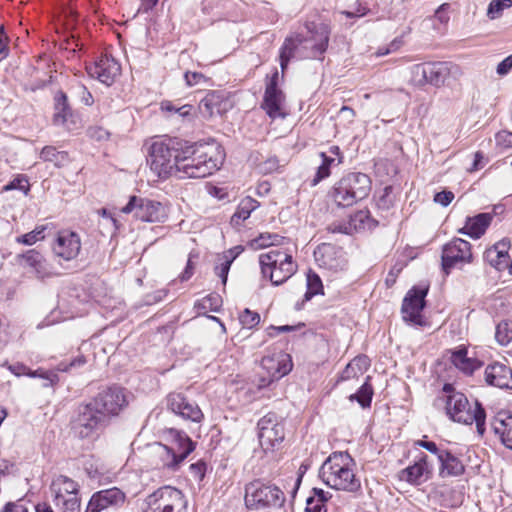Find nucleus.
<instances>
[{"instance_id": "55", "label": "nucleus", "mask_w": 512, "mask_h": 512, "mask_svg": "<svg viewBox=\"0 0 512 512\" xmlns=\"http://www.w3.org/2000/svg\"><path fill=\"white\" fill-rule=\"evenodd\" d=\"M86 358L83 355L77 356L73 359L69 364H65L63 362L59 363L57 366V370L61 372L71 371L73 368H79L85 365Z\"/></svg>"}, {"instance_id": "43", "label": "nucleus", "mask_w": 512, "mask_h": 512, "mask_svg": "<svg viewBox=\"0 0 512 512\" xmlns=\"http://www.w3.org/2000/svg\"><path fill=\"white\" fill-rule=\"evenodd\" d=\"M45 230V226H37L34 230L17 237L16 241L24 245H33L37 241L43 240L45 238Z\"/></svg>"}, {"instance_id": "61", "label": "nucleus", "mask_w": 512, "mask_h": 512, "mask_svg": "<svg viewBox=\"0 0 512 512\" xmlns=\"http://www.w3.org/2000/svg\"><path fill=\"white\" fill-rule=\"evenodd\" d=\"M304 512H327V509L323 503L315 501V497H308Z\"/></svg>"}, {"instance_id": "40", "label": "nucleus", "mask_w": 512, "mask_h": 512, "mask_svg": "<svg viewBox=\"0 0 512 512\" xmlns=\"http://www.w3.org/2000/svg\"><path fill=\"white\" fill-rule=\"evenodd\" d=\"M55 504L61 512H80V500L76 495L55 496Z\"/></svg>"}, {"instance_id": "15", "label": "nucleus", "mask_w": 512, "mask_h": 512, "mask_svg": "<svg viewBox=\"0 0 512 512\" xmlns=\"http://www.w3.org/2000/svg\"><path fill=\"white\" fill-rule=\"evenodd\" d=\"M282 346H275L270 354L262 358L261 367L267 372L268 378L261 377L260 388L266 387L288 374V354Z\"/></svg>"}, {"instance_id": "26", "label": "nucleus", "mask_w": 512, "mask_h": 512, "mask_svg": "<svg viewBox=\"0 0 512 512\" xmlns=\"http://www.w3.org/2000/svg\"><path fill=\"white\" fill-rule=\"evenodd\" d=\"M493 215L491 213H479L474 217H467L465 226L458 230V233L468 235L473 239H479L491 224Z\"/></svg>"}, {"instance_id": "6", "label": "nucleus", "mask_w": 512, "mask_h": 512, "mask_svg": "<svg viewBox=\"0 0 512 512\" xmlns=\"http://www.w3.org/2000/svg\"><path fill=\"white\" fill-rule=\"evenodd\" d=\"M370 191V177L361 172H351L334 184L331 196L338 207L346 208L365 199Z\"/></svg>"}, {"instance_id": "39", "label": "nucleus", "mask_w": 512, "mask_h": 512, "mask_svg": "<svg viewBox=\"0 0 512 512\" xmlns=\"http://www.w3.org/2000/svg\"><path fill=\"white\" fill-rule=\"evenodd\" d=\"M221 97L217 92L208 93L200 102L199 108L210 116L221 113Z\"/></svg>"}, {"instance_id": "47", "label": "nucleus", "mask_w": 512, "mask_h": 512, "mask_svg": "<svg viewBox=\"0 0 512 512\" xmlns=\"http://www.w3.org/2000/svg\"><path fill=\"white\" fill-rule=\"evenodd\" d=\"M28 376L32 377V378L39 377V378L44 379L45 380V382L43 384L44 387L53 386L59 380L57 373H55L53 371H44L41 369H38L35 371H32L29 369Z\"/></svg>"}, {"instance_id": "9", "label": "nucleus", "mask_w": 512, "mask_h": 512, "mask_svg": "<svg viewBox=\"0 0 512 512\" xmlns=\"http://www.w3.org/2000/svg\"><path fill=\"white\" fill-rule=\"evenodd\" d=\"M167 434L172 439V444H158V454L163 467L175 471L195 449V443L186 433L173 428L169 429Z\"/></svg>"}, {"instance_id": "31", "label": "nucleus", "mask_w": 512, "mask_h": 512, "mask_svg": "<svg viewBox=\"0 0 512 512\" xmlns=\"http://www.w3.org/2000/svg\"><path fill=\"white\" fill-rule=\"evenodd\" d=\"M492 430L499 435L501 442L512 450V414L497 417L491 423Z\"/></svg>"}, {"instance_id": "16", "label": "nucleus", "mask_w": 512, "mask_h": 512, "mask_svg": "<svg viewBox=\"0 0 512 512\" xmlns=\"http://www.w3.org/2000/svg\"><path fill=\"white\" fill-rule=\"evenodd\" d=\"M92 401L107 416L109 421L112 416L118 415L128 404L124 389L119 386H110L100 391L92 398Z\"/></svg>"}, {"instance_id": "59", "label": "nucleus", "mask_w": 512, "mask_h": 512, "mask_svg": "<svg viewBox=\"0 0 512 512\" xmlns=\"http://www.w3.org/2000/svg\"><path fill=\"white\" fill-rule=\"evenodd\" d=\"M450 8V5L448 3H444L442 5H440L437 10L435 11V14H434V18L439 21L442 25H446L449 20H450V16H449V10Z\"/></svg>"}, {"instance_id": "32", "label": "nucleus", "mask_w": 512, "mask_h": 512, "mask_svg": "<svg viewBox=\"0 0 512 512\" xmlns=\"http://www.w3.org/2000/svg\"><path fill=\"white\" fill-rule=\"evenodd\" d=\"M440 474L444 476H460L464 473L463 463L450 451L442 453L440 456Z\"/></svg>"}, {"instance_id": "35", "label": "nucleus", "mask_w": 512, "mask_h": 512, "mask_svg": "<svg viewBox=\"0 0 512 512\" xmlns=\"http://www.w3.org/2000/svg\"><path fill=\"white\" fill-rule=\"evenodd\" d=\"M323 293V285L320 277L315 273H309L307 275V290L304 294L302 302H296L294 307L296 310H301L305 301H309L312 297L317 294Z\"/></svg>"}, {"instance_id": "29", "label": "nucleus", "mask_w": 512, "mask_h": 512, "mask_svg": "<svg viewBox=\"0 0 512 512\" xmlns=\"http://www.w3.org/2000/svg\"><path fill=\"white\" fill-rule=\"evenodd\" d=\"M430 472V466L427 462V455L421 454L419 460L411 466H408L401 471V479L406 480L409 483L420 484L425 474Z\"/></svg>"}, {"instance_id": "49", "label": "nucleus", "mask_w": 512, "mask_h": 512, "mask_svg": "<svg viewBox=\"0 0 512 512\" xmlns=\"http://www.w3.org/2000/svg\"><path fill=\"white\" fill-rule=\"evenodd\" d=\"M203 309H209L213 312H218L221 305H222V299L221 296L217 293H211L198 304Z\"/></svg>"}, {"instance_id": "21", "label": "nucleus", "mask_w": 512, "mask_h": 512, "mask_svg": "<svg viewBox=\"0 0 512 512\" xmlns=\"http://www.w3.org/2000/svg\"><path fill=\"white\" fill-rule=\"evenodd\" d=\"M81 250V241L77 233L61 231L58 233L53 252L56 256L69 261L76 258Z\"/></svg>"}, {"instance_id": "10", "label": "nucleus", "mask_w": 512, "mask_h": 512, "mask_svg": "<svg viewBox=\"0 0 512 512\" xmlns=\"http://www.w3.org/2000/svg\"><path fill=\"white\" fill-rule=\"evenodd\" d=\"M187 504L182 491L163 486L146 497L143 512H187Z\"/></svg>"}, {"instance_id": "12", "label": "nucleus", "mask_w": 512, "mask_h": 512, "mask_svg": "<svg viewBox=\"0 0 512 512\" xmlns=\"http://www.w3.org/2000/svg\"><path fill=\"white\" fill-rule=\"evenodd\" d=\"M259 263L264 277H269L273 285L278 286L288 280V252L273 248L259 256Z\"/></svg>"}, {"instance_id": "30", "label": "nucleus", "mask_w": 512, "mask_h": 512, "mask_svg": "<svg viewBox=\"0 0 512 512\" xmlns=\"http://www.w3.org/2000/svg\"><path fill=\"white\" fill-rule=\"evenodd\" d=\"M259 207V202L252 197L243 198L234 214L231 216L230 224L233 228L239 230L242 223L248 219L251 213Z\"/></svg>"}, {"instance_id": "63", "label": "nucleus", "mask_w": 512, "mask_h": 512, "mask_svg": "<svg viewBox=\"0 0 512 512\" xmlns=\"http://www.w3.org/2000/svg\"><path fill=\"white\" fill-rule=\"evenodd\" d=\"M512 69V54L503 59L498 65L496 72L500 76H504Z\"/></svg>"}, {"instance_id": "2", "label": "nucleus", "mask_w": 512, "mask_h": 512, "mask_svg": "<svg viewBox=\"0 0 512 512\" xmlns=\"http://www.w3.org/2000/svg\"><path fill=\"white\" fill-rule=\"evenodd\" d=\"M443 396L439 397L445 404L447 416L454 422L471 425L476 424L477 433L483 436L486 430V412L482 404L476 400L474 408L468 401L467 396L457 391L450 383H446L442 389Z\"/></svg>"}, {"instance_id": "23", "label": "nucleus", "mask_w": 512, "mask_h": 512, "mask_svg": "<svg viewBox=\"0 0 512 512\" xmlns=\"http://www.w3.org/2000/svg\"><path fill=\"white\" fill-rule=\"evenodd\" d=\"M484 379L489 386L512 390V369L503 363L489 364L485 368Z\"/></svg>"}, {"instance_id": "27", "label": "nucleus", "mask_w": 512, "mask_h": 512, "mask_svg": "<svg viewBox=\"0 0 512 512\" xmlns=\"http://www.w3.org/2000/svg\"><path fill=\"white\" fill-rule=\"evenodd\" d=\"M451 363L465 375H472L482 366V362L476 358L467 356V348L463 345L450 351Z\"/></svg>"}, {"instance_id": "22", "label": "nucleus", "mask_w": 512, "mask_h": 512, "mask_svg": "<svg viewBox=\"0 0 512 512\" xmlns=\"http://www.w3.org/2000/svg\"><path fill=\"white\" fill-rule=\"evenodd\" d=\"M125 501V494L117 487L94 493L85 512H100L110 506H118Z\"/></svg>"}, {"instance_id": "1", "label": "nucleus", "mask_w": 512, "mask_h": 512, "mask_svg": "<svg viewBox=\"0 0 512 512\" xmlns=\"http://www.w3.org/2000/svg\"><path fill=\"white\" fill-rule=\"evenodd\" d=\"M179 156V179L210 176L220 168L224 159L223 154L213 145L191 144L185 140Z\"/></svg>"}, {"instance_id": "48", "label": "nucleus", "mask_w": 512, "mask_h": 512, "mask_svg": "<svg viewBox=\"0 0 512 512\" xmlns=\"http://www.w3.org/2000/svg\"><path fill=\"white\" fill-rule=\"evenodd\" d=\"M359 362L366 363V356H358L354 358L350 363H348L345 369L339 376V381L349 380L357 376L358 371L355 368V365H358Z\"/></svg>"}, {"instance_id": "60", "label": "nucleus", "mask_w": 512, "mask_h": 512, "mask_svg": "<svg viewBox=\"0 0 512 512\" xmlns=\"http://www.w3.org/2000/svg\"><path fill=\"white\" fill-rule=\"evenodd\" d=\"M191 474L199 481L203 480L206 472V463L204 461H198L193 463L189 467Z\"/></svg>"}, {"instance_id": "4", "label": "nucleus", "mask_w": 512, "mask_h": 512, "mask_svg": "<svg viewBox=\"0 0 512 512\" xmlns=\"http://www.w3.org/2000/svg\"><path fill=\"white\" fill-rule=\"evenodd\" d=\"M353 459L347 452H334L322 464L320 477L329 487L350 493L361 490L360 479L350 468Z\"/></svg>"}, {"instance_id": "34", "label": "nucleus", "mask_w": 512, "mask_h": 512, "mask_svg": "<svg viewBox=\"0 0 512 512\" xmlns=\"http://www.w3.org/2000/svg\"><path fill=\"white\" fill-rule=\"evenodd\" d=\"M52 490L55 492V496L66 495H78L79 485L68 478L67 476L60 475L52 483Z\"/></svg>"}, {"instance_id": "17", "label": "nucleus", "mask_w": 512, "mask_h": 512, "mask_svg": "<svg viewBox=\"0 0 512 512\" xmlns=\"http://www.w3.org/2000/svg\"><path fill=\"white\" fill-rule=\"evenodd\" d=\"M471 259V244L464 239L454 238L443 246L442 269L447 275L457 263H469Z\"/></svg>"}, {"instance_id": "28", "label": "nucleus", "mask_w": 512, "mask_h": 512, "mask_svg": "<svg viewBox=\"0 0 512 512\" xmlns=\"http://www.w3.org/2000/svg\"><path fill=\"white\" fill-rule=\"evenodd\" d=\"M54 115H53V123L57 126H66L67 129H71L68 122L69 119L73 118L72 110L68 104L67 95L58 91L54 97Z\"/></svg>"}, {"instance_id": "18", "label": "nucleus", "mask_w": 512, "mask_h": 512, "mask_svg": "<svg viewBox=\"0 0 512 512\" xmlns=\"http://www.w3.org/2000/svg\"><path fill=\"white\" fill-rule=\"evenodd\" d=\"M279 82L280 78L278 71H275L266 82L263 102L261 104L262 109H264L267 115L272 119H284L286 116L282 109V105L285 101V94L279 88Z\"/></svg>"}, {"instance_id": "33", "label": "nucleus", "mask_w": 512, "mask_h": 512, "mask_svg": "<svg viewBox=\"0 0 512 512\" xmlns=\"http://www.w3.org/2000/svg\"><path fill=\"white\" fill-rule=\"evenodd\" d=\"M40 159L51 162L56 167H63L69 162V155L66 151H59L54 146H45L40 152Z\"/></svg>"}, {"instance_id": "11", "label": "nucleus", "mask_w": 512, "mask_h": 512, "mask_svg": "<svg viewBox=\"0 0 512 512\" xmlns=\"http://www.w3.org/2000/svg\"><path fill=\"white\" fill-rule=\"evenodd\" d=\"M459 70V66L452 62H427L414 65L412 77L419 86L430 84L440 87L449 75H456Z\"/></svg>"}, {"instance_id": "36", "label": "nucleus", "mask_w": 512, "mask_h": 512, "mask_svg": "<svg viewBox=\"0 0 512 512\" xmlns=\"http://www.w3.org/2000/svg\"><path fill=\"white\" fill-rule=\"evenodd\" d=\"M370 377L366 378V381L361 385L358 391L349 396L350 401H357L362 408H369L371 406L373 397V388L369 383Z\"/></svg>"}, {"instance_id": "7", "label": "nucleus", "mask_w": 512, "mask_h": 512, "mask_svg": "<svg viewBox=\"0 0 512 512\" xmlns=\"http://www.w3.org/2000/svg\"><path fill=\"white\" fill-rule=\"evenodd\" d=\"M108 424L107 416L91 399L77 407L72 429L79 438L86 439L97 436Z\"/></svg>"}, {"instance_id": "58", "label": "nucleus", "mask_w": 512, "mask_h": 512, "mask_svg": "<svg viewBox=\"0 0 512 512\" xmlns=\"http://www.w3.org/2000/svg\"><path fill=\"white\" fill-rule=\"evenodd\" d=\"M454 199V193L452 191L444 190L434 195V202L447 207Z\"/></svg>"}, {"instance_id": "5", "label": "nucleus", "mask_w": 512, "mask_h": 512, "mask_svg": "<svg viewBox=\"0 0 512 512\" xmlns=\"http://www.w3.org/2000/svg\"><path fill=\"white\" fill-rule=\"evenodd\" d=\"M181 145L183 140L179 138H157L151 144L147 162L158 178L177 177Z\"/></svg>"}, {"instance_id": "37", "label": "nucleus", "mask_w": 512, "mask_h": 512, "mask_svg": "<svg viewBox=\"0 0 512 512\" xmlns=\"http://www.w3.org/2000/svg\"><path fill=\"white\" fill-rule=\"evenodd\" d=\"M319 155L322 159V162L320 166L317 168L315 177L312 180L313 186L317 185L320 181L329 177L331 174V167L338 165L336 162V157L328 156V154L325 152H321Z\"/></svg>"}, {"instance_id": "42", "label": "nucleus", "mask_w": 512, "mask_h": 512, "mask_svg": "<svg viewBox=\"0 0 512 512\" xmlns=\"http://www.w3.org/2000/svg\"><path fill=\"white\" fill-rule=\"evenodd\" d=\"M484 259L498 271H502L508 268V258L505 256H500V254L495 249H487L484 253Z\"/></svg>"}, {"instance_id": "64", "label": "nucleus", "mask_w": 512, "mask_h": 512, "mask_svg": "<svg viewBox=\"0 0 512 512\" xmlns=\"http://www.w3.org/2000/svg\"><path fill=\"white\" fill-rule=\"evenodd\" d=\"M491 248L495 249L500 254V256H505L506 258H508L509 257L508 250L510 248V241L507 239H502L501 241L494 244Z\"/></svg>"}, {"instance_id": "54", "label": "nucleus", "mask_w": 512, "mask_h": 512, "mask_svg": "<svg viewBox=\"0 0 512 512\" xmlns=\"http://www.w3.org/2000/svg\"><path fill=\"white\" fill-rule=\"evenodd\" d=\"M184 79L186 84L190 87L207 82V78L200 72L187 71L184 74Z\"/></svg>"}, {"instance_id": "3", "label": "nucleus", "mask_w": 512, "mask_h": 512, "mask_svg": "<svg viewBox=\"0 0 512 512\" xmlns=\"http://www.w3.org/2000/svg\"><path fill=\"white\" fill-rule=\"evenodd\" d=\"M330 33L328 24L306 21L301 32L290 36V59L321 58L328 48Z\"/></svg>"}, {"instance_id": "44", "label": "nucleus", "mask_w": 512, "mask_h": 512, "mask_svg": "<svg viewBox=\"0 0 512 512\" xmlns=\"http://www.w3.org/2000/svg\"><path fill=\"white\" fill-rule=\"evenodd\" d=\"M512 6V0H492L487 9V16L489 19L499 18L504 9Z\"/></svg>"}, {"instance_id": "41", "label": "nucleus", "mask_w": 512, "mask_h": 512, "mask_svg": "<svg viewBox=\"0 0 512 512\" xmlns=\"http://www.w3.org/2000/svg\"><path fill=\"white\" fill-rule=\"evenodd\" d=\"M495 338L502 346L509 344L512 340V321H501L496 326Z\"/></svg>"}, {"instance_id": "14", "label": "nucleus", "mask_w": 512, "mask_h": 512, "mask_svg": "<svg viewBox=\"0 0 512 512\" xmlns=\"http://www.w3.org/2000/svg\"><path fill=\"white\" fill-rule=\"evenodd\" d=\"M428 293V287L411 288L403 299L401 312L403 320L417 326H423L425 320L422 311L426 306L425 297Z\"/></svg>"}, {"instance_id": "56", "label": "nucleus", "mask_w": 512, "mask_h": 512, "mask_svg": "<svg viewBox=\"0 0 512 512\" xmlns=\"http://www.w3.org/2000/svg\"><path fill=\"white\" fill-rule=\"evenodd\" d=\"M87 135L96 141H104L108 139L109 132L100 126H91L87 129Z\"/></svg>"}, {"instance_id": "57", "label": "nucleus", "mask_w": 512, "mask_h": 512, "mask_svg": "<svg viewBox=\"0 0 512 512\" xmlns=\"http://www.w3.org/2000/svg\"><path fill=\"white\" fill-rule=\"evenodd\" d=\"M496 144L502 148H512V132L500 131L495 135Z\"/></svg>"}, {"instance_id": "45", "label": "nucleus", "mask_w": 512, "mask_h": 512, "mask_svg": "<svg viewBox=\"0 0 512 512\" xmlns=\"http://www.w3.org/2000/svg\"><path fill=\"white\" fill-rule=\"evenodd\" d=\"M217 261L214 272L221 279L223 286H225L232 263L231 260H227L222 255L218 257Z\"/></svg>"}, {"instance_id": "25", "label": "nucleus", "mask_w": 512, "mask_h": 512, "mask_svg": "<svg viewBox=\"0 0 512 512\" xmlns=\"http://www.w3.org/2000/svg\"><path fill=\"white\" fill-rule=\"evenodd\" d=\"M17 260L24 268H30V272L38 279H43L50 275L45 258L35 249L17 255Z\"/></svg>"}, {"instance_id": "51", "label": "nucleus", "mask_w": 512, "mask_h": 512, "mask_svg": "<svg viewBox=\"0 0 512 512\" xmlns=\"http://www.w3.org/2000/svg\"><path fill=\"white\" fill-rule=\"evenodd\" d=\"M239 320L244 327L253 328L260 322V315L246 308L240 314Z\"/></svg>"}, {"instance_id": "8", "label": "nucleus", "mask_w": 512, "mask_h": 512, "mask_svg": "<svg viewBox=\"0 0 512 512\" xmlns=\"http://www.w3.org/2000/svg\"><path fill=\"white\" fill-rule=\"evenodd\" d=\"M285 493L276 485L255 480L245 486V505L250 510L279 508L285 503Z\"/></svg>"}, {"instance_id": "62", "label": "nucleus", "mask_w": 512, "mask_h": 512, "mask_svg": "<svg viewBox=\"0 0 512 512\" xmlns=\"http://www.w3.org/2000/svg\"><path fill=\"white\" fill-rule=\"evenodd\" d=\"M485 164H486V161H485L483 152L477 151L474 154V160H473L471 167H469L467 170L469 172H475V171L482 169L485 166Z\"/></svg>"}, {"instance_id": "24", "label": "nucleus", "mask_w": 512, "mask_h": 512, "mask_svg": "<svg viewBox=\"0 0 512 512\" xmlns=\"http://www.w3.org/2000/svg\"><path fill=\"white\" fill-rule=\"evenodd\" d=\"M271 420L266 418L261 419L258 422V437L261 446L264 449H274L276 446L281 444L285 438V428L282 424H274L269 426Z\"/></svg>"}, {"instance_id": "19", "label": "nucleus", "mask_w": 512, "mask_h": 512, "mask_svg": "<svg viewBox=\"0 0 512 512\" xmlns=\"http://www.w3.org/2000/svg\"><path fill=\"white\" fill-rule=\"evenodd\" d=\"M166 406L175 415L184 420L200 423L204 414L198 404L187 398L183 393L172 392L166 397Z\"/></svg>"}, {"instance_id": "38", "label": "nucleus", "mask_w": 512, "mask_h": 512, "mask_svg": "<svg viewBox=\"0 0 512 512\" xmlns=\"http://www.w3.org/2000/svg\"><path fill=\"white\" fill-rule=\"evenodd\" d=\"M377 225V222L371 218L368 210H360L355 214L351 215L349 221V227L355 230L371 229Z\"/></svg>"}, {"instance_id": "46", "label": "nucleus", "mask_w": 512, "mask_h": 512, "mask_svg": "<svg viewBox=\"0 0 512 512\" xmlns=\"http://www.w3.org/2000/svg\"><path fill=\"white\" fill-rule=\"evenodd\" d=\"M392 193H393L392 186L389 185V186L384 187L382 194L376 200V204L379 209L387 211L393 206L394 197H393Z\"/></svg>"}, {"instance_id": "52", "label": "nucleus", "mask_w": 512, "mask_h": 512, "mask_svg": "<svg viewBox=\"0 0 512 512\" xmlns=\"http://www.w3.org/2000/svg\"><path fill=\"white\" fill-rule=\"evenodd\" d=\"M6 191L9 190H20L27 194L30 190L28 180L26 176L19 175L10 181L4 188Z\"/></svg>"}, {"instance_id": "50", "label": "nucleus", "mask_w": 512, "mask_h": 512, "mask_svg": "<svg viewBox=\"0 0 512 512\" xmlns=\"http://www.w3.org/2000/svg\"><path fill=\"white\" fill-rule=\"evenodd\" d=\"M278 239V235L261 234L259 237L250 241L249 245L251 248L257 250L268 246L275 245V241Z\"/></svg>"}, {"instance_id": "20", "label": "nucleus", "mask_w": 512, "mask_h": 512, "mask_svg": "<svg viewBox=\"0 0 512 512\" xmlns=\"http://www.w3.org/2000/svg\"><path fill=\"white\" fill-rule=\"evenodd\" d=\"M120 65L112 57L101 56L94 64L87 67L88 74L101 83L110 86L120 74Z\"/></svg>"}, {"instance_id": "13", "label": "nucleus", "mask_w": 512, "mask_h": 512, "mask_svg": "<svg viewBox=\"0 0 512 512\" xmlns=\"http://www.w3.org/2000/svg\"><path fill=\"white\" fill-rule=\"evenodd\" d=\"M121 211L125 214L134 212V216L144 222H162L167 217L160 202L136 196H131Z\"/></svg>"}, {"instance_id": "53", "label": "nucleus", "mask_w": 512, "mask_h": 512, "mask_svg": "<svg viewBox=\"0 0 512 512\" xmlns=\"http://www.w3.org/2000/svg\"><path fill=\"white\" fill-rule=\"evenodd\" d=\"M415 445L426 449L427 451H429L432 454H435L437 456L438 460H440L441 454L446 453V451H447V450L439 449L435 442L427 441L425 439L417 440L415 442Z\"/></svg>"}]
</instances>
